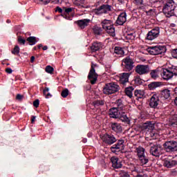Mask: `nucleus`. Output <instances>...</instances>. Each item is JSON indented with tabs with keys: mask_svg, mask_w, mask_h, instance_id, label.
Listing matches in <instances>:
<instances>
[{
	"mask_svg": "<svg viewBox=\"0 0 177 177\" xmlns=\"http://www.w3.org/2000/svg\"><path fill=\"white\" fill-rule=\"evenodd\" d=\"M103 48V45L100 42H94L91 47V49L92 52H97V50H100Z\"/></svg>",
	"mask_w": 177,
	"mask_h": 177,
	"instance_id": "24",
	"label": "nucleus"
},
{
	"mask_svg": "<svg viewBox=\"0 0 177 177\" xmlns=\"http://www.w3.org/2000/svg\"><path fill=\"white\" fill-rule=\"evenodd\" d=\"M34 60H35V57L32 56V57H30V62H31V63H34Z\"/></svg>",
	"mask_w": 177,
	"mask_h": 177,
	"instance_id": "55",
	"label": "nucleus"
},
{
	"mask_svg": "<svg viewBox=\"0 0 177 177\" xmlns=\"http://www.w3.org/2000/svg\"><path fill=\"white\" fill-rule=\"evenodd\" d=\"M109 12H111V6L109 4H104L100 6L99 8L93 10V13L97 16H100L103 14L109 13Z\"/></svg>",
	"mask_w": 177,
	"mask_h": 177,
	"instance_id": "7",
	"label": "nucleus"
},
{
	"mask_svg": "<svg viewBox=\"0 0 177 177\" xmlns=\"http://www.w3.org/2000/svg\"><path fill=\"white\" fill-rule=\"evenodd\" d=\"M93 30L95 35H100L102 34V28L100 27L95 26L93 28Z\"/></svg>",
	"mask_w": 177,
	"mask_h": 177,
	"instance_id": "38",
	"label": "nucleus"
},
{
	"mask_svg": "<svg viewBox=\"0 0 177 177\" xmlns=\"http://www.w3.org/2000/svg\"><path fill=\"white\" fill-rule=\"evenodd\" d=\"M127 21V13L122 12L118 17L116 20V24L118 26H122Z\"/></svg>",
	"mask_w": 177,
	"mask_h": 177,
	"instance_id": "18",
	"label": "nucleus"
},
{
	"mask_svg": "<svg viewBox=\"0 0 177 177\" xmlns=\"http://www.w3.org/2000/svg\"><path fill=\"white\" fill-rule=\"evenodd\" d=\"M48 50V46H44L43 47V50Z\"/></svg>",
	"mask_w": 177,
	"mask_h": 177,
	"instance_id": "56",
	"label": "nucleus"
},
{
	"mask_svg": "<svg viewBox=\"0 0 177 177\" xmlns=\"http://www.w3.org/2000/svg\"><path fill=\"white\" fill-rule=\"evenodd\" d=\"M6 72L8 73V74H12V73H13V71L12 70V68H7L6 69Z\"/></svg>",
	"mask_w": 177,
	"mask_h": 177,
	"instance_id": "52",
	"label": "nucleus"
},
{
	"mask_svg": "<svg viewBox=\"0 0 177 177\" xmlns=\"http://www.w3.org/2000/svg\"><path fill=\"white\" fill-rule=\"evenodd\" d=\"M50 2V0H40L39 3H41V5H48Z\"/></svg>",
	"mask_w": 177,
	"mask_h": 177,
	"instance_id": "45",
	"label": "nucleus"
},
{
	"mask_svg": "<svg viewBox=\"0 0 177 177\" xmlns=\"http://www.w3.org/2000/svg\"><path fill=\"white\" fill-rule=\"evenodd\" d=\"M26 41L29 43V45H35L37 42H38V40H37V37H29L26 39Z\"/></svg>",
	"mask_w": 177,
	"mask_h": 177,
	"instance_id": "34",
	"label": "nucleus"
},
{
	"mask_svg": "<svg viewBox=\"0 0 177 177\" xmlns=\"http://www.w3.org/2000/svg\"><path fill=\"white\" fill-rule=\"evenodd\" d=\"M111 128L113 132H115L116 133H121L122 132V127H121V124L118 122H111Z\"/></svg>",
	"mask_w": 177,
	"mask_h": 177,
	"instance_id": "16",
	"label": "nucleus"
},
{
	"mask_svg": "<svg viewBox=\"0 0 177 177\" xmlns=\"http://www.w3.org/2000/svg\"><path fill=\"white\" fill-rule=\"evenodd\" d=\"M158 35H160V28L156 27L147 33V39L153 41V39H156V38L158 37Z\"/></svg>",
	"mask_w": 177,
	"mask_h": 177,
	"instance_id": "14",
	"label": "nucleus"
},
{
	"mask_svg": "<svg viewBox=\"0 0 177 177\" xmlns=\"http://www.w3.org/2000/svg\"><path fill=\"white\" fill-rule=\"evenodd\" d=\"M71 12H73V8H64V12L61 16L66 20H73V16H70V13H71Z\"/></svg>",
	"mask_w": 177,
	"mask_h": 177,
	"instance_id": "17",
	"label": "nucleus"
},
{
	"mask_svg": "<svg viewBox=\"0 0 177 177\" xmlns=\"http://www.w3.org/2000/svg\"><path fill=\"white\" fill-rule=\"evenodd\" d=\"M160 74V71L158 69L151 71L150 75L151 78L156 80V78H158V75Z\"/></svg>",
	"mask_w": 177,
	"mask_h": 177,
	"instance_id": "36",
	"label": "nucleus"
},
{
	"mask_svg": "<svg viewBox=\"0 0 177 177\" xmlns=\"http://www.w3.org/2000/svg\"><path fill=\"white\" fill-rule=\"evenodd\" d=\"M161 85H162V83L160 82H153L150 83L148 85V88H149L151 91H153V89H156V88H158L161 86Z\"/></svg>",
	"mask_w": 177,
	"mask_h": 177,
	"instance_id": "29",
	"label": "nucleus"
},
{
	"mask_svg": "<svg viewBox=\"0 0 177 177\" xmlns=\"http://www.w3.org/2000/svg\"><path fill=\"white\" fill-rule=\"evenodd\" d=\"M159 95L160 100H167L171 97V91L168 89L162 90Z\"/></svg>",
	"mask_w": 177,
	"mask_h": 177,
	"instance_id": "19",
	"label": "nucleus"
},
{
	"mask_svg": "<svg viewBox=\"0 0 177 177\" xmlns=\"http://www.w3.org/2000/svg\"><path fill=\"white\" fill-rule=\"evenodd\" d=\"M115 104L117 106L116 109L119 111H124L125 110V105H124V104L122 103V100L118 99V100H116Z\"/></svg>",
	"mask_w": 177,
	"mask_h": 177,
	"instance_id": "27",
	"label": "nucleus"
},
{
	"mask_svg": "<svg viewBox=\"0 0 177 177\" xmlns=\"http://www.w3.org/2000/svg\"><path fill=\"white\" fill-rule=\"evenodd\" d=\"M33 106L35 107H39V100H35L34 102H33Z\"/></svg>",
	"mask_w": 177,
	"mask_h": 177,
	"instance_id": "48",
	"label": "nucleus"
},
{
	"mask_svg": "<svg viewBox=\"0 0 177 177\" xmlns=\"http://www.w3.org/2000/svg\"><path fill=\"white\" fill-rule=\"evenodd\" d=\"M175 8H176V3L174 0H169L165 4L163 7V13L166 17H171L175 15Z\"/></svg>",
	"mask_w": 177,
	"mask_h": 177,
	"instance_id": "1",
	"label": "nucleus"
},
{
	"mask_svg": "<svg viewBox=\"0 0 177 177\" xmlns=\"http://www.w3.org/2000/svg\"><path fill=\"white\" fill-rule=\"evenodd\" d=\"M111 161L112 162L113 168H115L116 169H118V168H121V167H122V164H121V162L117 157H112L111 158Z\"/></svg>",
	"mask_w": 177,
	"mask_h": 177,
	"instance_id": "20",
	"label": "nucleus"
},
{
	"mask_svg": "<svg viewBox=\"0 0 177 177\" xmlns=\"http://www.w3.org/2000/svg\"><path fill=\"white\" fill-rule=\"evenodd\" d=\"M174 103H175L176 106H177V97L174 100Z\"/></svg>",
	"mask_w": 177,
	"mask_h": 177,
	"instance_id": "57",
	"label": "nucleus"
},
{
	"mask_svg": "<svg viewBox=\"0 0 177 177\" xmlns=\"http://www.w3.org/2000/svg\"><path fill=\"white\" fill-rule=\"evenodd\" d=\"M147 51L149 55H162L165 52V47L164 46H151L147 48Z\"/></svg>",
	"mask_w": 177,
	"mask_h": 177,
	"instance_id": "9",
	"label": "nucleus"
},
{
	"mask_svg": "<svg viewBox=\"0 0 177 177\" xmlns=\"http://www.w3.org/2000/svg\"><path fill=\"white\" fill-rule=\"evenodd\" d=\"M116 145L124 149V140H119Z\"/></svg>",
	"mask_w": 177,
	"mask_h": 177,
	"instance_id": "44",
	"label": "nucleus"
},
{
	"mask_svg": "<svg viewBox=\"0 0 177 177\" xmlns=\"http://www.w3.org/2000/svg\"><path fill=\"white\" fill-rule=\"evenodd\" d=\"M6 23H8V24L10 23V19H7Z\"/></svg>",
	"mask_w": 177,
	"mask_h": 177,
	"instance_id": "59",
	"label": "nucleus"
},
{
	"mask_svg": "<svg viewBox=\"0 0 177 177\" xmlns=\"http://www.w3.org/2000/svg\"><path fill=\"white\" fill-rule=\"evenodd\" d=\"M134 88L133 86H128L126 87L124 89V93L127 95V96H128V97L132 98V97L133 96V91H134Z\"/></svg>",
	"mask_w": 177,
	"mask_h": 177,
	"instance_id": "26",
	"label": "nucleus"
},
{
	"mask_svg": "<svg viewBox=\"0 0 177 177\" xmlns=\"http://www.w3.org/2000/svg\"><path fill=\"white\" fill-rule=\"evenodd\" d=\"M46 92H49V88L48 87H46L43 91L44 95H46V99H49V97H52V95H50L49 93L46 94Z\"/></svg>",
	"mask_w": 177,
	"mask_h": 177,
	"instance_id": "39",
	"label": "nucleus"
},
{
	"mask_svg": "<svg viewBox=\"0 0 177 177\" xmlns=\"http://www.w3.org/2000/svg\"><path fill=\"white\" fill-rule=\"evenodd\" d=\"M40 0H35V2H37V3H39Z\"/></svg>",
	"mask_w": 177,
	"mask_h": 177,
	"instance_id": "62",
	"label": "nucleus"
},
{
	"mask_svg": "<svg viewBox=\"0 0 177 177\" xmlns=\"http://www.w3.org/2000/svg\"><path fill=\"white\" fill-rule=\"evenodd\" d=\"M101 139L105 145H109V146L114 145L117 142V138L113 134L105 133L101 137Z\"/></svg>",
	"mask_w": 177,
	"mask_h": 177,
	"instance_id": "10",
	"label": "nucleus"
},
{
	"mask_svg": "<svg viewBox=\"0 0 177 177\" xmlns=\"http://www.w3.org/2000/svg\"><path fill=\"white\" fill-rule=\"evenodd\" d=\"M118 111H120L118 110L117 108L111 109L109 111V115H110L111 118H118V116L120 114V113H118Z\"/></svg>",
	"mask_w": 177,
	"mask_h": 177,
	"instance_id": "25",
	"label": "nucleus"
},
{
	"mask_svg": "<svg viewBox=\"0 0 177 177\" xmlns=\"http://www.w3.org/2000/svg\"><path fill=\"white\" fill-rule=\"evenodd\" d=\"M136 73L139 75H145V74H149L150 73V67L149 65H137L136 66Z\"/></svg>",
	"mask_w": 177,
	"mask_h": 177,
	"instance_id": "12",
	"label": "nucleus"
},
{
	"mask_svg": "<svg viewBox=\"0 0 177 177\" xmlns=\"http://www.w3.org/2000/svg\"><path fill=\"white\" fill-rule=\"evenodd\" d=\"M118 118H119V120L122 122H129V118L124 111H120V112H119V116Z\"/></svg>",
	"mask_w": 177,
	"mask_h": 177,
	"instance_id": "23",
	"label": "nucleus"
},
{
	"mask_svg": "<svg viewBox=\"0 0 177 177\" xmlns=\"http://www.w3.org/2000/svg\"><path fill=\"white\" fill-rule=\"evenodd\" d=\"M121 150H122V148H121V147H120V145H118L117 144L113 145L112 147H111V151L115 154H118V153H120Z\"/></svg>",
	"mask_w": 177,
	"mask_h": 177,
	"instance_id": "30",
	"label": "nucleus"
},
{
	"mask_svg": "<svg viewBox=\"0 0 177 177\" xmlns=\"http://www.w3.org/2000/svg\"><path fill=\"white\" fill-rule=\"evenodd\" d=\"M135 84H136V85H141V84L143 83V80H142V79H140V77H136L135 78Z\"/></svg>",
	"mask_w": 177,
	"mask_h": 177,
	"instance_id": "43",
	"label": "nucleus"
},
{
	"mask_svg": "<svg viewBox=\"0 0 177 177\" xmlns=\"http://www.w3.org/2000/svg\"><path fill=\"white\" fill-rule=\"evenodd\" d=\"M118 2H120V3H122V0H118Z\"/></svg>",
	"mask_w": 177,
	"mask_h": 177,
	"instance_id": "64",
	"label": "nucleus"
},
{
	"mask_svg": "<svg viewBox=\"0 0 177 177\" xmlns=\"http://www.w3.org/2000/svg\"><path fill=\"white\" fill-rule=\"evenodd\" d=\"M35 118H36L35 116L32 117V119H31L32 124H34V122H35Z\"/></svg>",
	"mask_w": 177,
	"mask_h": 177,
	"instance_id": "54",
	"label": "nucleus"
},
{
	"mask_svg": "<svg viewBox=\"0 0 177 177\" xmlns=\"http://www.w3.org/2000/svg\"><path fill=\"white\" fill-rule=\"evenodd\" d=\"M33 50H37V47L35 46V47L33 48Z\"/></svg>",
	"mask_w": 177,
	"mask_h": 177,
	"instance_id": "63",
	"label": "nucleus"
},
{
	"mask_svg": "<svg viewBox=\"0 0 177 177\" xmlns=\"http://www.w3.org/2000/svg\"><path fill=\"white\" fill-rule=\"evenodd\" d=\"M37 48H38V49H41V48H42V45L41 44H39L37 46Z\"/></svg>",
	"mask_w": 177,
	"mask_h": 177,
	"instance_id": "58",
	"label": "nucleus"
},
{
	"mask_svg": "<svg viewBox=\"0 0 177 177\" xmlns=\"http://www.w3.org/2000/svg\"><path fill=\"white\" fill-rule=\"evenodd\" d=\"M171 56H173L174 59H177V49H174L171 51Z\"/></svg>",
	"mask_w": 177,
	"mask_h": 177,
	"instance_id": "46",
	"label": "nucleus"
},
{
	"mask_svg": "<svg viewBox=\"0 0 177 177\" xmlns=\"http://www.w3.org/2000/svg\"><path fill=\"white\" fill-rule=\"evenodd\" d=\"M119 91L120 86L114 82L106 84L103 88V93L104 95H113V93H115Z\"/></svg>",
	"mask_w": 177,
	"mask_h": 177,
	"instance_id": "4",
	"label": "nucleus"
},
{
	"mask_svg": "<svg viewBox=\"0 0 177 177\" xmlns=\"http://www.w3.org/2000/svg\"><path fill=\"white\" fill-rule=\"evenodd\" d=\"M142 128L146 131H153L154 129V125L151 122H145L143 124Z\"/></svg>",
	"mask_w": 177,
	"mask_h": 177,
	"instance_id": "31",
	"label": "nucleus"
},
{
	"mask_svg": "<svg viewBox=\"0 0 177 177\" xmlns=\"http://www.w3.org/2000/svg\"><path fill=\"white\" fill-rule=\"evenodd\" d=\"M114 53L118 55L119 56H124L125 52H124V49L121 47H115Z\"/></svg>",
	"mask_w": 177,
	"mask_h": 177,
	"instance_id": "33",
	"label": "nucleus"
},
{
	"mask_svg": "<svg viewBox=\"0 0 177 177\" xmlns=\"http://www.w3.org/2000/svg\"><path fill=\"white\" fill-rule=\"evenodd\" d=\"M129 73H122V76L120 78V82L123 86H127V85H130L131 83H129Z\"/></svg>",
	"mask_w": 177,
	"mask_h": 177,
	"instance_id": "15",
	"label": "nucleus"
},
{
	"mask_svg": "<svg viewBox=\"0 0 177 177\" xmlns=\"http://www.w3.org/2000/svg\"><path fill=\"white\" fill-rule=\"evenodd\" d=\"M135 3L136 5H143V0H135Z\"/></svg>",
	"mask_w": 177,
	"mask_h": 177,
	"instance_id": "50",
	"label": "nucleus"
},
{
	"mask_svg": "<svg viewBox=\"0 0 177 177\" xmlns=\"http://www.w3.org/2000/svg\"><path fill=\"white\" fill-rule=\"evenodd\" d=\"M53 67L50 66H47L46 67V71L48 73V74H53Z\"/></svg>",
	"mask_w": 177,
	"mask_h": 177,
	"instance_id": "42",
	"label": "nucleus"
},
{
	"mask_svg": "<svg viewBox=\"0 0 177 177\" xmlns=\"http://www.w3.org/2000/svg\"><path fill=\"white\" fill-rule=\"evenodd\" d=\"M93 104L95 107H98V106H104V100H97L93 102Z\"/></svg>",
	"mask_w": 177,
	"mask_h": 177,
	"instance_id": "37",
	"label": "nucleus"
},
{
	"mask_svg": "<svg viewBox=\"0 0 177 177\" xmlns=\"http://www.w3.org/2000/svg\"><path fill=\"white\" fill-rule=\"evenodd\" d=\"M137 155L138 156V158L140 157L145 156V148L142 147H139L136 148Z\"/></svg>",
	"mask_w": 177,
	"mask_h": 177,
	"instance_id": "35",
	"label": "nucleus"
},
{
	"mask_svg": "<svg viewBox=\"0 0 177 177\" xmlns=\"http://www.w3.org/2000/svg\"><path fill=\"white\" fill-rule=\"evenodd\" d=\"M76 23L78 27H80V28L83 30V28H85V27H87L88 24L91 23V19H84L82 20H78Z\"/></svg>",
	"mask_w": 177,
	"mask_h": 177,
	"instance_id": "21",
	"label": "nucleus"
},
{
	"mask_svg": "<svg viewBox=\"0 0 177 177\" xmlns=\"http://www.w3.org/2000/svg\"><path fill=\"white\" fill-rule=\"evenodd\" d=\"M134 95L137 99H143L145 97V91L141 90H136L134 91Z\"/></svg>",
	"mask_w": 177,
	"mask_h": 177,
	"instance_id": "32",
	"label": "nucleus"
},
{
	"mask_svg": "<svg viewBox=\"0 0 177 177\" xmlns=\"http://www.w3.org/2000/svg\"><path fill=\"white\" fill-rule=\"evenodd\" d=\"M16 99L17 100H21V99H23V95H21V94H17V97H16Z\"/></svg>",
	"mask_w": 177,
	"mask_h": 177,
	"instance_id": "53",
	"label": "nucleus"
},
{
	"mask_svg": "<svg viewBox=\"0 0 177 177\" xmlns=\"http://www.w3.org/2000/svg\"><path fill=\"white\" fill-rule=\"evenodd\" d=\"M97 66V65L92 63L91 70L88 73V78L92 85H95V84H96V82L97 81V77H99L97 73H96V71L95 70V68Z\"/></svg>",
	"mask_w": 177,
	"mask_h": 177,
	"instance_id": "8",
	"label": "nucleus"
},
{
	"mask_svg": "<svg viewBox=\"0 0 177 177\" xmlns=\"http://www.w3.org/2000/svg\"><path fill=\"white\" fill-rule=\"evenodd\" d=\"M133 64H135V62L129 56L126 57L122 60V66H123L124 71H131L133 70V67H135Z\"/></svg>",
	"mask_w": 177,
	"mask_h": 177,
	"instance_id": "5",
	"label": "nucleus"
},
{
	"mask_svg": "<svg viewBox=\"0 0 177 177\" xmlns=\"http://www.w3.org/2000/svg\"><path fill=\"white\" fill-rule=\"evenodd\" d=\"M102 27L103 30L106 31L107 34L114 37L115 35V29L114 28V26H113V21L109 19H104L101 22Z\"/></svg>",
	"mask_w": 177,
	"mask_h": 177,
	"instance_id": "3",
	"label": "nucleus"
},
{
	"mask_svg": "<svg viewBox=\"0 0 177 177\" xmlns=\"http://www.w3.org/2000/svg\"><path fill=\"white\" fill-rule=\"evenodd\" d=\"M83 143H86V139L83 140Z\"/></svg>",
	"mask_w": 177,
	"mask_h": 177,
	"instance_id": "60",
	"label": "nucleus"
},
{
	"mask_svg": "<svg viewBox=\"0 0 177 177\" xmlns=\"http://www.w3.org/2000/svg\"><path fill=\"white\" fill-rule=\"evenodd\" d=\"M163 147L167 153H175L177 151V142L175 140L167 141L163 144Z\"/></svg>",
	"mask_w": 177,
	"mask_h": 177,
	"instance_id": "6",
	"label": "nucleus"
},
{
	"mask_svg": "<svg viewBox=\"0 0 177 177\" xmlns=\"http://www.w3.org/2000/svg\"><path fill=\"white\" fill-rule=\"evenodd\" d=\"M68 92L69 91L67 88L64 89L61 93V96H62V97H66L68 96Z\"/></svg>",
	"mask_w": 177,
	"mask_h": 177,
	"instance_id": "41",
	"label": "nucleus"
},
{
	"mask_svg": "<svg viewBox=\"0 0 177 177\" xmlns=\"http://www.w3.org/2000/svg\"><path fill=\"white\" fill-rule=\"evenodd\" d=\"M18 42L19 44H22V45H24L26 44V39L21 38V37H19L18 38Z\"/></svg>",
	"mask_w": 177,
	"mask_h": 177,
	"instance_id": "47",
	"label": "nucleus"
},
{
	"mask_svg": "<svg viewBox=\"0 0 177 177\" xmlns=\"http://www.w3.org/2000/svg\"><path fill=\"white\" fill-rule=\"evenodd\" d=\"M130 35L132 36V38H135V36H133V33L130 34Z\"/></svg>",
	"mask_w": 177,
	"mask_h": 177,
	"instance_id": "61",
	"label": "nucleus"
},
{
	"mask_svg": "<svg viewBox=\"0 0 177 177\" xmlns=\"http://www.w3.org/2000/svg\"><path fill=\"white\" fill-rule=\"evenodd\" d=\"M161 100L160 98V94L155 93L153 94L149 101V106L151 109H157L158 104H160Z\"/></svg>",
	"mask_w": 177,
	"mask_h": 177,
	"instance_id": "13",
	"label": "nucleus"
},
{
	"mask_svg": "<svg viewBox=\"0 0 177 177\" xmlns=\"http://www.w3.org/2000/svg\"><path fill=\"white\" fill-rule=\"evenodd\" d=\"M75 5L78 6V8H84V6L78 1H75Z\"/></svg>",
	"mask_w": 177,
	"mask_h": 177,
	"instance_id": "51",
	"label": "nucleus"
},
{
	"mask_svg": "<svg viewBox=\"0 0 177 177\" xmlns=\"http://www.w3.org/2000/svg\"><path fill=\"white\" fill-rule=\"evenodd\" d=\"M160 75L163 80L168 81V80H171L174 75H177V67L171 66L166 69H162L160 72Z\"/></svg>",
	"mask_w": 177,
	"mask_h": 177,
	"instance_id": "2",
	"label": "nucleus"
},
{
	"mask_svg": "<svg viewBox=\"0 0 177 177\" xmlns=\"http://www.w3.org/2000/svg\"><path fill=\"white\" fill-rule=\"evenodd\" d=\"M20 53V48L19 46H15L13 50L12 51V55H19Z\"/></svg>",
	"mask_w": 177,
	"mask_h": 177,
	"instance_id": "40",
	"label": "nucleus"
},
{
	"mask_svg": "<svg viewBox=\"0 0 177 177\" xmlns=\"http://www.w3.org/2000/svg\"><path fill=\"white\" fill-rule=\"evenodd\" d=\"M55 12H59V13H63L64 12V10H63V9H62V8L57 6L55 8Z\"/></svg>",
	"mask_w": 177,
	"mask_h": 177,
	"instance_id": "49",
	"label": "nucleus"
},
{
	"mask_svg": "<svg viewBox=\"0 0 177 177\" xmlns=\"http://www.w3.org/2000/svg\"><path fill=\"white\" fill-rule=\"evenodd\" d=\"M150 154L154 157H158L162 154V147L160 145H151Z\"/></svg>",
	"mask_w": 177,
	"mask_h": 177,
	"instance_id": "11",
	"label": "nucleus"
},
{
	"mask_svg": "<svg viewBox=\"0 0 177 177\" xmlns=\"http://www.w3.org/2000/svg\"><path fill=\"white\" fill-rule=\"evenodd\" d=\"M175 165H177L176 160L168 158L165 159L164 166L166 167V168H172V167H175Z\"/></svg>",
	"mask_w": 177,
	"mask_h": 177,
	"instance_id": "22",
	"label": "nucleus"
},
{
	"mask_svg": "<svg viewBox=\"0 0 177 177\" xmlns=\"http://www.w3.org/2000/svg\"><path fill=\"white\" fill-rule=\"evenodd\" d=\"M138 158L140 161V165H142V167H146L149 163V158L146 156H141Z\"/></svg>",
	"mask_w": 177,
	"mask_h": 177,
	"instance_id": "28",
	"label": "nucleus"
}]
</instances>
